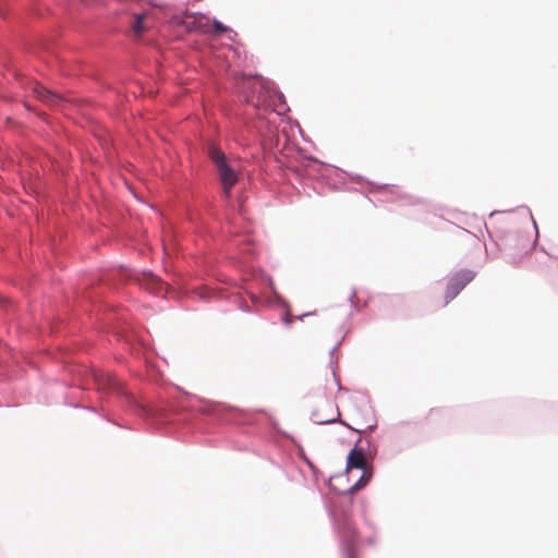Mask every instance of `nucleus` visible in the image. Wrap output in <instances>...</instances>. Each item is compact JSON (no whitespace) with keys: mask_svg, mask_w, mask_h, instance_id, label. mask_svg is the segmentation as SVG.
Instances as JSON below:
<instances>
[{"mask_svg":"<svg viewBox=\"0 0 558 558\" xmlns=\"http://www.w3.org/2000/svg\"><path fill=\"white\" fill-rule=\"evenodd\" d=\"M208 156L216 166L217 173L222 185L223 196L229 199L232 187L239 181L238 171L229 162L225 153L219 147L210 145L208 147Z\"/></svg>","mask_w":558,"mask_h":558,"instance_id":"nucleus-1","label":"nucleus"},{"mask_svg":"<svg viewBox=\"0 0 558 558\" xmlns=\"http://www.w3.org/2000/svg\"><path fill=\"white\" fill-rule=\"evenodd\" d=\"M245 95V101L254 105L255 107L268 105L270 97V89L268 83L259 75L245 76L243 75L238 83Z\"/></svg>","mask_w":558,"mask_h":558,"instance_id":"nucleus-2","label":"nucleus"},{"mask_svg":"<svg viewBox=\"0 0 558 558\" xmlns=\"http://www.w3.org/2000/svg\"><path fill=\"white\" fill-rule=\"evenodd\" d=\"M353 469L363 470V475L354 485L351 486V490H359L363 488L372 477V470L367 468L366 458L361 448L355 447L348 454L345 470L347 472H350Z\"/></svg>","mask_w":558,"mask_h":558,"instance_id":"nucleus-3","label":"nucleus"},{"mask_svg":"<svg viewBox=\"0 0 558 558\" xmlns=\"http://www.w3.org/2000/svg\"><path fill=\"white\" fill-rule=\"evenodd\" d=\"M474 276L471 270H461L451 277L446 289L445 305L451 302L474 279Z\"/></svg>","mask_w":558,"mask_h":558,"instance_id":"nucleus-4","label":"nucleus"},{"mask_svg":"<svg viewBox=\"0 0 558 558\" xmlns=\"http://www.w3.org/2000/svg\"><path fill=\"white\" fill-rule=\"evenodd\" d=\"M29 89L37 99L50 107H59L64 102L62 96L47 89L36 81L29 83Z\"/></svg>","mask_w":558,"mask_h":558,"instance_id":"nucleus-5","label":"nucleus"},{"mask_svg":"<svg viewBox=\"0 0 558 558\" xmlns=\"http://www.w3.org/2000/svg\"><path fill=\"white\" fill-rule=\"evenodd\" d=\"M98 385V389L116 391L119 393L123 392V385L118 378L110 373H99L95 376Z\"/></svg>","mask_w":558,"mask_h":558,"instance_id":"nucleus-6","label":"nucleus"},{"mask_svg":"<svg viewBox=\"0 0 558 558\" xmlns=\"http://www.w3.org/2000/svg\"><path fill=\"white\" fill-rule=\"evenodd\" d=\"M198 24H199V32L202 34H208L213 31L215 32H218V33H228L230 32L229 27H227L226 25H223L221 22L219 21H213L210 22V20L208 17H199L198 20H195Z\"/></svg>","mask_w":558,"mask_h":558,"instance_id":"nucleus-7","label":"nucleus"},{"mask_svg":"<svg viewBox=\"0 0 558 558\" xmlns=\"http://www.w3.org/2000/svg\"><path fill=\"white\" fill-rule=\"evenodd\" d=\"M140 286L149 290L154 293H159L163 290L166 284L151 272H144L142 279L140 280Z\"/></svg>","mask_w":558,"mask_h":558,"instance_id":"nucleus-8","label":"nucleus"},{"mask_svg":"<svg viewBox=\"0 0 558 558\" xmlns=\"http://www.w3.org/2000/svg\"><path fill=\"white\" fill-rule=\"evenodd\" d=\"M146 20H147L146 13L138 14L135 16L134 22H133V29L135 33L140 34V33L149 31V27L146 25Z\"/></svg>","mask_w":558,"mask_h":558,"instance_id":"nucleus-9","label":"nucleus"},{"mask_svg":"<svg viewBox=\"0 0 558 558\" xmlns=\"http://www.w3.org/2000/svg\"><path fill=\"white\" fill-rule=\"evenodd\" d=\"M374 426H375L374 424L363 425V424L357 423V427H353V429L359 433H363L366 429H372Z\"/></svg>","mask_w":558,"mask_h":558,"instance_id":"nucleus-10","label":"nucleus"},{"mask_svg":"<svg viewBox=\"0 0 558 558\" xmlns=\"http://www.w3.org/2000/svg\"><path fill=\"white\" fill-rule=\"evenodd\" d=\"M535 262H537V267L535 268L537 271L544 274L546 269L548 268L546 262H539L537 258H535Z\"/></svg>","mask_w":558,"mask_h":558,"instance_id":"nucleus-11","label":"nucleus"},{"mask_svg":"<svg viewBox=\"0 0 558 558\" xmlns=\"http://www.w3.org/2000/svg\"><path fill=\"white\" fill-rule=\"evenodd\" d=\"M283 323L286 325H291L293 323V316L290 314V312H287L283 318Z\"/></svg>","mask_w":558,"mask_h":558,"instance_id":"nucleus-12","label":"nucleus"},{"mask_svg":"<svg viewBox=\"0 0 558 558\" xmlns=\"http://www.w3.org/2000/svg\"><path fill=\"white\" fill-rule=\"evenodd\" d=\"M0 14H2V9L0 8Z\"/></svg>","mask_w":558,"mask_h":558,"instance_id":"nucleus-13","label":"nucleus"},{"mask_svg":"<svg viewBox=\"0 0 558 558\" xmlns=\"http://www.w3.org/2000/svg\"><path fill=\"white\" fill-rule=\"evenodd\" d=\"M350 558H355V557H354L353 555H351V557H350Z\"/></svg>","mask_w":558,"mask_h":558,"instance_id":"nucleus-14","label":"nucleus"}]
</instances>
